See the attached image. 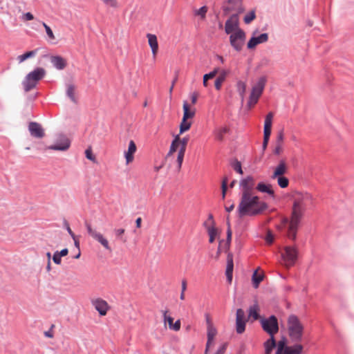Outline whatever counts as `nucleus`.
I'll return each instance as SVG.
<instances>
[{
  "label": "nucleus",
  "mask_w": 354,
  "mask_h": 354,
  "mask_svg": "<svg viewBox=\"0 0 354 354\" xmlns=\"http://www.w3.org/2000/svg\"><path fill=\"white\" fill-rule=\"evenodd\" d=\"M248 319L245 317V312L242 308H238L236 312V332L242 334L245 330Z\"/></svg>",
  "instance_id": "nucleus-12"
},
{
  "label": "nucleus",
  "mask_w": 354,
  "mask_h": 354,
  "mask_svg": "<svg viewBox=\"0 0 354 354\" xmlns=\"http://www.w3.org/2000/svg\"><path fill=\"white\" fill-rule=\"evenodd\" d=\"M288 330L291 341L299 344L302 340L304 334V326L295 315H290L288 318Z\"/></svg>",
  "instance_id": "nucleus-3"
},
{
  "label": "nucleus",
  "mask_w": 354,
  "mask_h": 354,
  "mask_svg": "<svg viewBox=\"0 0 354 354\" xmlns=\"http://www.w3.org/2000/svg\"><path fill=\"white\" fill-rule=\"evenodd\" d=\"M266 82V77L262 76L258 80L257 82L252 87V91L249 97V100L248 101L247 103V106L249 108H251L253 105L257 103L259 98L260 97L264 90Z\"/></svg>",
  "instance_id": "nucleus-6"
},
{
  "label": "nucleus",
  "mask_w": 354,
  "mask_h": 354,
  "mask_svg": "<svg viewBox=\"0 0 354 354\" xmlns=\"http://www.w3.org/2000/svg\"><path fill=\"white\" fill-rule=\"evenodd\" d=\"M243 0H225L223 3L222 10L225 15L233 11L235 7L239 4L241 6Z\"/></svg>",
  "instance_id": "nucleus-17"
},
{
  "label": "nucleus",
  "mask_w": 354,
  "mask_h": 354,
  "mask_svg": "<svg viewBox=\"0 0 354 354\" xmlns=\"http://www.w3.org/2000/svg\"><path fill=\"white\" fill-rule=\"evenodd\" d=\"M252 181L253 177L251 176H248L240 181V187L243 190L237 208L238 216L240 218L245 216H255L261 214L268 208L266 202L260 201L259 196L251 194Z\"/></svg>",
  "instance_id": "nucleus-1"
},
{
  "label": "nucleus",
  "mask_w": 354,
  "mask_h": 354,
  "mask_svg": "<svg viewBox=\"0 0 354 354\" xmlns=\"http://www.w3.org/2000/svg\"><path fill=\"white\" fill-rule=\"evenodd\" d=\"M85 156L88 160L93 162H95L96 160L95 156L93 155L92 149L90 147L85 150Z\"/></svg>",
  "instance_id": "nucleus-44"
},
{
  "label": "nucleus",
  "mask_w": 354,
  "mask_h": 354,
  "mask_svg": "<svg viewBox=\"0 0 354 354\" xmlns=\"http://www.w3.org/2000/svg\"><path fill=\"white\" fill-rule=\"evenodd\" d=\"M85 226H86V228L88 235L91 236V237L94 238L95 234H97L98 233L95 230H93L91 224L86 221L85 222Z\"/></svg>",
  "instance_id": "nucleus-46"
},
{
  "label": "nucleus",
  "mask_w": 354,
  "mask_h": 354,
  "mask_svg": "<svg viewBox=\"0 0 354 354\" xmlns=\"http://www.w3.org/2000/svg\"><path fill=\"white\" fill-rule=\"evenodd\" d=\"M232 230L228 227L227 229L226 232V241H225V252H229L228 250H230V247L232 242Z\"/></svg>",
  "instance_id": "nucleus-33"
},
{
  "label": "nucleus",
  "mask_w": 354,
  "mask_h": 354,
  "mask_svg": "<svg viewBox=\"0 0 354 354\" xmlns=\"http://www.w3.org/2000/svg\"><path fill=\"white\" fill-rule=\"evenodd\" d=\"M246 34L243 30H239L232 32L230 35V44L231 46L237 52L241 51L243 46L245 44Z\"/></svg>",
  "instance_id": "nucleus-8"
},
{
  "label": "nucleus",
  "mask_w": 354,
  "mask_h": 354,
  "mask_svg": "<svg viewBox=\"0 0 354 354\" xmlns=\"http://www.w3.org/2000/svg\"><path fill=\"white\" fill-rule=\"evenodd\" d=\"M216 333H217V330H216V328H214L213 326H207V340L206 342L204 354H207L209 347H210V345L212 344V342L214 341V338L215 335H216Z\"/></svg>",
  "instance_id": "nucleus-21"
},
{
  "label": "nucleus",
  "mask_w": 354,
  "mask_h": 354,
  "mask_svg": "<svg viewBox=\"0 0 354 354\" xmlns=\"http://www.w3.org/2000/svg\"><path fill=\"white\" fill-rule=\"evenodd\" d=\"M28 131L32 137L36 138H42L45 136L44 130L41 124L37 122H30L28 124Z\"/></svg>",
  "instance_id": "nucleus-13"
},
{
  "label": "nucleus",
  "mask_w": 354,
  "mask_h": 354,
  "mask_svg": "<svg viewBox=\"0 0 354 354\" xmlns=\"http://www.w3.org/2000/svg\"><path fill=\"white\" fill-rule=\"evenodd\" d=\"M22 19L25 21H31L34 19V15L30 12H26L23 15Z\"/></svg>",
  "instance_id": "nucleus-55"
},
{
  "label": "nucleus",
  "mask_w": 354,
  "mask_h": 354,
  "mask_svg": "<svg viewBox=\"0 0 354 354\" xmlns=\"http://www.w3.org/2000/svg\"><path fill=\"white\" fill-rule=\"evenodd\" d=\"M207 12V7L206 6H203L198 10H195L194 15H197V16H200L201 18L203 19L206 17Z\"/></svg>",
  "instance_id": "nucleus-38"
},
{
  "label": "nucleus",
  "mask_w": 354,
  "mask_h": 354,
  "mask_svg": "<svg viewBox=\"0 0 354 354\" xmlns=\"http://www.w3.org/2000/svg\"><path fill=\"white\" fill-rule=\"evenodd\" d=\"M277 179L278 185L281 188H286L289 184V180L284 176H281L276 178Z\"/></svg>",
  "instance_id": "nucleus-36"
},
{
  "label": "nucleus",
  "mask_w": 354,
  "mask_h": 354,
  "mask_svg": "<svg viewBox=\"0 0 354 354\" xmlns=\"http://www.w3.org/2000/svg\"><path fill=\"white\" fill-rule=\"evenodd\" d=\"M256 18V14L254 10L250 11L243 17V21L245 24H250Z\"/></svg>",
  "instance_id": "nucleus-37"
},
{
  "label": "nucleus",
  "mask_w": 354,
  "mask_h": 354,
  "mask_svg": "<svg viewBox=\"0 0 354 354\" xmlns=\"http://www.w3.org/2000/svg\"><path fill=\"white\" fill-rule=\"evenodd\" d=\"M259 308L257 304H254L253 306H251L248 310V317H252L253 320H257L262 317L260 316L259 313Z\"/></svg>",
  "instance_id": "nucleus-26"
},
{
  "label": "nucleus",
  "mask_w": 354,
  "mask_h": 354,
  "mask_svg": "<svg viewBox=\"0 0 354 354\" xmlns=\"http://www.w3.org/2000/svg\"><path fill=\"white\" fill-rule=\"evenodd\" d=\"M188 142H189L188 136H185V137L183 138V139H181L180 141V149L186 150V147L187 145Z\"/></svg>",
  "instance_id": "nucleus-50"
},
{
  "label": "nucleus",
  "mask_w": 354,
  "mask_h": 354,
  "mask_svg": "<svg viewBox=\"0 0 354 354\" xmlns=\"http://www.w3.org/2000/svg\"><path fill=\"white\" fill-rule=\"evenodd\" d=\"M162 313L163 319H164L165 323L168 322L169 327H170V324H173L174 318L169 315H167L168 310H162Z\"/></svg>",
  "instance_id": "nucleus-43"
},
{
  "label": "nucleus",
  "mask_w": 354,
  "mask_h": 354,
  "mask_svg": "<svg viewBox=\"0 0 354 354\" xmlns=\"http://www.w3.org/2000/svg\"><path fill=\"white\" fill-rule=\"evenodd\" d=\"M38 51V48L25 52L24 54L18 56L17 59L19 63H21L29 58H32L35 56Z\"/></svg>",
  "instance_id": "nucleus-27"
},
{
  "label": "nucleus",
  "mask_w": 354,
  "mask_h": 354,
  "mask_svg": "<svg viewBox=\"0 0 354 354\" xmlns=\"http://www.w3.org/2000/svg\"><path fill=\"white\" fill-rule=\"evenodd\" d=\"M272 128H263V138L270 140Z\"/></svg>",
  "instance_id": "nucleus-53"
},
{
  "label": "nucleus",
  "mask_w": 354,
  "mask_h": 354,
  "mask_svg": "<svg viewBox=\"0 0 354 354\" xmlns=\"http://www.w3.org/2000/svg\"><path fill=\"white\" fill-rule=\"evenodd\" d=\"M53 327H54V325H52L50 328L48 330L44 332L45 337H48V338L53 337V333L52 331V329Z\"/></svg>",
  "instance_id": "nucleus-60"
},
{
  "label": "nucleus",
  "mask_w": 354,
  "mask_h": 354,
  "mask_svg": "<svg viewBox=\"0 0 354 354\" xmlns=\"http://www.w3.org/2000/svg\"><path fill=\"white\" fill-rule=\"evenodd\" d=\"M265 348V354H271L273 349H277V344L274 336H270V337L263 343Z\"/></svg>",
  "instance_id": "nucleus-23"
},
{
  "label": "nucleus",
  "mask_w": 354,
  "mask_h": 354,
  "mask_svg": "<svg viewBox=\"0 0 354 354\" xmlns=\"http://www.w3.org/2000/svg\"><path fill=\"white\" fill-rule=\"evenodd\" d=\"M242 30L239 27L238 14H232L225 21V32L227 35H231L232 32Z\"/></svg>",
  "instance_id": "nucleus-11"
},
{
  "label": "nucleus",
  "mask_w": 354,
  "mask_h": 354,
  "mask_svg": "<svg viewBox=\"0 0 354 354\" xmlns=\"http://www.w3.org/2000/svg\"><path fill=\"white\" fill-rule=\"evenodd\" d=\"M64 227L67 230L69 235L71 236L72 239H74L75 234L73 233V232L71 230L68 221L66 219H64L63 221Z\"/></svg>",
  "instance_id": "nucleus-48"
},
{
  "label": "nucleus",
  "mask_w": 354,
  "mask_h": 354,
  "mask_svg": "<svg viewBox=\"0 0 354 354\" xmlns=\"http://www.w3.org/2000/svg\"><path fill=\"white\" fill-rule=\"evenodd\" d=\"M227 177H224L221 183L222 198L225 199L227 189Z\"/></svg>",
  "instance_id": "nucleus-41"
},
{
  "label": "nucleus",
  "mask_w": 354,
  "mask_h": 354,
  "mask_svg": "<svg viewBox=\"0 0 354 354\" xmlns=\"http://www.w3.org/2000/svg\"><path fill=\"white\" fill-rule=\"evenodd\" d=\"M281 151V144H276V146L273 150V153L274 155H279Z\"/></svg>",
  "instance_id": "nucleus-57"
},
{
  "label": "nucleus",
  "mask_w": 354,
  "mask_h": 354,
  "mask_svg": "<svg viewBox=\"0 0 354 354\" xmlns=\"http://www.w3.org/2000/svg\"><path fill=\"white\" fill-rule=\"evenodd\" d=\"M124 233V230L122 228L115 230V234L117 238L121 239V236Z\"/></svg>",
  "instance_id": "nucleus-58"
},
{
  "label": "nucleus",
  "mask_w": 354,
  "mask_h": 354,
  "mask_svg": "<svg viewBox=\"0 0 354 354\" xmlns=\"http://www.w3.org/2000/svg\"><path fill=\"white\" fill-rule=\"evenodd\" d=\"M234 270V260L233 254L232 252H227V265L225 269V276L228 283H231L233 277Z\"/></svg>",
  "instance_id": "nucleus-15"
},
{
  "label": "nucleus",
  "mask_w": 354,
  "mask_h": 354,
  "mask_svg": "<svg viewBox=\"0 0 354 354\" xmlns=\"http://www.w3.org/2000/svg\"><path fill=\"white\" fill-rule=\"evenodd\" d=\"M228 131L229 129L227 127L218 129L215 133L216 139L221 142L223 141L224 135L228 133Z\"/></svg>",
  "instance_id": "nucleus-35"
},
{
  "label": "nucleus",
  "mask_w": 354,
  "mask_h": 354,
  "mask_svg": "<svg viewBox=\"0 0 354 354\" xmlns=\"http://www.w3.org/2000/svg\"><path fill=\"white\" fill-rule=\"evenodd\" d=\"M269 64H270V59L266 57L263 58L260 62V65L261 66H268V65H269Z\"/></svg>",
  "instance_id": "nucleus-62"
},
{
  "label": "nucleus",
  "mask_w": 354,
  "mask_h": 354,
  "mask_svg": "<svg viewBox=\"0 0 354 354\" xmlns=\"http://www.w3.org/2000/svg\"><path fill=\"white\" fill-rule=\"evenodd\" d=\"M66 95L74 103L77 104V99L75 95V86L73 84H67Z\"/></svg>",
  "instance_id": "nucleus-28"
},
{
  "label": "nucleus",
  "mask_w": 354,
  "mask_h": 354,
  "mask_svg": "<svg viewBox=\"0 0 354 354\" xmlns=\"http://www.w3.org/2000/svg\"><path fill=\"white\" fill-rule=\"evenodd\" d=\"M169 328L175 331L179 330L180 328V321L178 319L175 322V323L173 322L172 324H170Z\"/></svg>",
  "instance_id": "nucleus-51"
},
{
  "label": "nucleus",
  "mask_w": 354,
  "mask_h": 354,
  "mask_svg": "<svg viewBox=\"0 0 354 354\" xmlns=\"http://www.w3.org/2000/svg\"><path fill=\"white\" fill-rule=\"evenodd\" d=\"M198 94L196 93H193L191 95V102L192 104H195L197 102Z\"/></svg>",
  "instance_id": "nucleus-64"
},
{
  "label": "nucleus",
  "mask_w": 354,
  "mask_h": 354,
  "mask_svg": "<svg viewBox=\"0 0 354 354\" xmlns=\"http://www.w3.org/2000/svg\"><path fill=\"white\" fill-rule=\"evenodd\" d=\"M92 305L94 306L95 309L98 312L100 316L106 315L107 311L110 308L108 303L101 298H97L93 300Z\"/></svg>",
  "instance_id": "nucleus-14"
},
{
  "label": "nucleus",
  "mask_w": 354,
  "mask_h": 354,
  "mask_svg": "<svg viewBox=\"0 0 354 354\" xmlns=\"http://www.w3.org/2000/svg\"><path fill=\"white\" fill-rule=\"evenodd\" d=\"M223 82H224V80H221V78L217 77L216 79V80L214 82V86L217 91L221 90V86H222V84Z\"/></svg>",
  "instance_id": "nucleus-52"
},
{
  "label": "nucleus",
  "mask_w": 354,
  "mask_h": 354,
  "mask_svg": "<svg viewBox=\"0 0 354 354\" xmlns=\"http://www.w3.org/2000/svg\"><path fill=\"white\" fill-rule=\"evenodd\" d=\"M183 116L185 119H192L195 115V110H192L190 108L189 104L187 101H184L183 105Z\"/></svg>",
  "instance_id": "nucleus-25"
},
{
  "label": "nucleus",
  "mask_w": 354,
  "mask_h": 354,
  "mask_svg": "<svg viewBox=\"0 0 354 354\" xmlns=\"http://www.w3.org/2000/svg\"><path fill=\"white\" fill-rule=\"evenodd\" d=\"M306 208V204L303 196H299L294 200L291 219L284 218L282 224L285 228L288 237L295 241L300 224L301 218Z\"/></svg>",
  "instance_id": "nucleus-2"
},
{
  "label": "nucleus",
  "mask_w": 354,
  "mask_h": 354,
  "mask_svg": "<svg viewBox=\"0 0 354 354\" xmlns=\"http://www.w3.org/2000/svg\"><path fill=\"white\" fill-rule=\"evenodd\" d=\"M219 70H220L219 68H218V67L215 68L212 71L205 74L203 75V77L207 80L213 79L216 75V74L218 73Z\"/></svg>",
  "instance_id": "nucleus-45"
},
{
  "label": "nucleus",
  "mask_w": 354,
  "mask_h": 354,
  "mask_svg": "<svg viewBox=\"0 0 354 354\" xmlns=\"http://www.w3.org/2000/svg\"><path fill=\"white\" fill-rule=\"evenodd\" d=\"M227 342L222 344L219 346V348L217 349V351H216V353L214 354H224L227 349Z\"/></svg>",
  "instance_id": "nucleus-49"
},
{
  "label": "nucleus",
  "mask_w": 354,
  "mask_h": 354,
  "mask_svg": "<svg viewBox=\"0 0 354 354\" xmlns=\"http://www.w3.org/2000/svg\"><path fill=\"white\" fill-rule=\"evenodd\" d=\"M266 241L268 244H272L274 241V235L271 232H269L266 236Z\"/></svg>",
  "instance_id": "nucleus-54"
},
{
  "label": "nucleus",
  "mask_w": 354,
  "mask_h": 354,
  "mask_svg": "<svg viewBox=\"0 0 354 354\" xmlns=\"http://www.w3.org/2000/svg\"><path fill=\"white\" fill-rule=\"evenodd\" d=\"M256 189L257 191L261 193L268 194L270 197L273 198L275 197L274 192L272 189V185L270 184H268L261 181L257 184Z\"/></svg>",
  "instance_id": "nucleus-19"
},
{
  "label": "nucleus",
  "mask_w": 354,
  "mask_h": 354,
  "mask_svg": "<svg viewBox=\"0 0 354 354\" xmlns=\"http://www.w3.org/2000/svg\"><path fill=\"white\" fill-rule=\"evenodd\" d=\"M272 121L265 118L264 128H272Z\"/></svg>",
  "instance_id": "nucleus-63"
},
{
  "label": "nucleus",
  "mask_w": 354,
  "mask_h": 354,
  "mask_svg": "<svg viewBox=\"0 0 354 354\" xmlns=\"http://www.w3.org/2000/svg\"><path fill=\"white\" fill-rule=\"evenodd\" d=\"M263 276L261 274H258L254 272L252 275V283L254 288H257L259 286L260 283L263 281Z\"/></svg>",
  "instance_id": "nucleus-29"
},
{
  "label": "nucleus",
  "mask_w": 354,
  "mask_h": 354,
  "mask_svg": "<svg viewBox=\"0 0 354 354\" xmlns=\"http://www.w3.org/2000/svg\"><path fill=\"white\" fill-rule=\"evenodd\" d=\"M93 239L100 243L106 250L110 251L111 250V248L109 247L108 241L100 232H98L97 234H95V237Z\"/></svg>",
  "instance_id": "nucleus-30"
},
{
  "label": "nucleus",
  "mask_w": 354,
  "mask_h": 354,
  "mask_svg": "<svg viewBox=\"0 0 354 354\" xmlns=\"http://www.w3.org/2000/svg\"><path fill=\"white\" fill-rule=\"evenodd\" d=\"M179 146H180V143L176 142V140H172L171 145H170L169 151L166 158H167L168 156L171 155L173 153L176 151V150Z\"/></svg>",
  "instance_id": "nucleus-42"
},
{
  "label": "nucleus",
  "mask_w": 354,
  "mask_h": 354,
  "mask_svg": "<svg viewBox=\"0 0 354 354\" xmlns=\"http://www.w3.org/2000/svg\"><path fill=\"white\" fill-rule=\"evenodd\" d=\"M147 37L148 39L149 45L151 48L153 56L155 57L158 49L157 37L155 35L148 33Z\"/></svg>",
  "instance_id": "nucleus-24"
},
{
  "label": "nucleus",
  "mask_w": 354,
  "mask_h": 354,
  "mask_svg": "<svg viewBox=\"0 0 354 354\" xmlns=\"http://www.w3.org/2000/svg\"><path fill=\"white\" fill-rule=\"evenodd\" d=\"M185 151H186L185 149H180L178 151V156H177V162H178V169L181 168Z\"/></svg>",
  "instance_id": "nucleus-40"
},
{
  "label": "nucleus",
  "mask_w": 354,
  "mask_h": 354,
  "mask_svg": "<svg viewBox=\"0 0 354 354\" xmlns=\"http://www.w3.org/2000/svg\"><path fill=\"white\" fill-rule=\"evenodd\" d=\"M53 262L59 265L62 262V257L59 254L58 250L55 251L53 254V256L52 257Z\"/></svg>",
  "instance_id": "nucleus-47"
},
{
  "label": "nucleus",
  "mask_w": 354,
  "mask_h": 354,
  "mask_svg": "<svg viewBox=\"0 0 354 354\" xmlns=\"http://www.w3.org/2000/svg\"><path fill=\"white\" fill-rule=\"evenodd\" d=\"M228 73V71L223 70L218 77L221 78V80L225 81Z\"/></svg>",
  "instance_id": "nucleus-61"
},
{
  "label": "nucleus",
  "mask_w": 354,
  "mask_h": 354,
  "mask_svg": "<svg viewBox=\"0 0 354 354\" xmlns=\"http://www.w3.org/2000/svg\"><path fill=\"white\" fill-rule=\"evenodd\" d=\"M260 324L263 331L269 336H274L279 331V322L274 315H271L268 317H261Z\"/></svg>",
  "instance_id": "nucleus-7"
},
{
  "label": "nucleus",
  "mask_w": 354,
  "mask_h": 354,
  "mask_svg": "<svg viewBox=\"0 0 354 354\" xmlns=\"http://www.w3.org/2000/svg\"><path fill=\"white\" fill-rule=\"evenodd\" d=\"M284 138V135L283 131H280L277 137V144H281L282 143Z\"/></svg>",
  "instance_id": "nucleus-56"
},
{
  "label": "nucleus",
  "mask_w": 354,
  "mask_h": 354,
  "mask_svg": "<svg viewBox=\"0 0 354 354\" xmlns=\"http://www.w3.org/2000/svg\"><path fill=\"white\" fill-rule=\"evenodd\" d=\"M259 32L258 29L255 30L247 43V48L249 50L254 49L257 45L265 43L268 40V34L263 32L260 34L259 36H256Z\"/></svg>",
  "instance_id": "nucleus-10"
},
{
  "label": "nucleus",
  "mask_w": 354,
  "mask_h": 354,
  "mask_svg": "<svg viewBox=\"0 0 354 354\" xmlns=\"http://www.w3.org/2000/svg\"><path fill=\"white\" fill-rule=\"evenodd\" d=\"M207 232L209 235V242L213 243L216 236L218 235V230L214 226H212L211 227H207Z\"/></svg>",
  "instance_id": "nucleus-32"
},
{
  "label": "nucleus",
  "mask_w": 354,
  "mask_h": 354,
  "mask_svg": "<svg viewBox=\"0 0 354 354\" xmlns=\"http://www.w3.org/2000/svg\"><path fill=\"white\" fill-rule=\"evenodd\" d=\"M45 30H46V32L47 35L48 36V37L50 39H55V36H54L53 32L51 30L50 27H47Z\"/></svg>",
  "instance_id": "nucleus-59"
},
{
  "label": "nucleus",
  "mask_w": 354,
  "mask_h": 354,
  "mask_svg": "<svg viewBox=\"0 0 354 354\" xmlns=\"http://www.w3.org/2000/svg\"><path fill=\"white\" fill-rule=\"evenodd\" d=\"M192 126V123L187 121V119L182 118L181 122L179 126L180 134H183L188 131Z\"/></svg>",
  "instance_id": "nucleus-31"
},
{
  "label": "nucleus",
  "mask_w": 354,
  "mask_h": 354,
  "mask_svg": "<svg viewBox=\"0 0 354 354\" xmlns=\"http://www.w3.org/2000/svg\"><path fill=\"white\" fill-rule=\"evenodd\" d=\"M277 349L275 354H301L304 350V346L301 344L295 343L292 345H288V340L284 335L277 342Z\"/></svg>",
  "instance_id": "nucleus-5"
},
{
  "label": "nucleus",
  "mask_w": 354,
  "mask_h": 354,
  "mask_svg": "<svg viewBox=\"0 0 354 354\" xmlns=\"http://www.w3.org/2000/svg\"><path fill=\"white\" fill-rule=\"evenodd\" d=\"M46 75V71L41 67H37L33 71L26 75L22 82V85L25 92H28L34 88L37 82L42 80Z\"/></svg>",
  "instance_id": "nucleus-4"
},
{
  "label": "nucleus",
  "mask_w": 354,
  "mask_h": 354,
  "mask_svg": "<svg viewBox=\"0 0 354 354\" xmlns=\"http://www.w3.org/2000/svg\"><path fill=\"white\" fill-rule=\"evenodd\" d=\"M236 88L239 94L241 97L242 100L243 99L244 94L246 91V84L241 80H239L236 82Z\"/></svg>",
  "instance_id": "nucleus-34"
},
{
  "label": "nucleus",
  "mask_w": 354,
  "mask_h": 354,
  "mask_svg": "<svg viewBox=\"0 0 354 354\" xmlns=\"http://www.w3.org/2000/svg\"><path fill=\"white\" fill-rule=\"evenodd\" d=\"M287 172V166L286 161L283 159H281L279 165L275 167L273 174L272 175V178L275 179L277 177L283 176Z\"/></svg>",
  "instance_id": "nucleus-22"
},
{
  "label": "nucleus",
  "mask_w": 354,
  "mask_h": 354,
  "mask_svg": "<svg viewBox=\"0 0 354 354\" xmlns=\"http://www.w3.org/2000/svg\"><path fill=\"white\" fill-rule=\"evenodd\" d=\"M231 165L233 169L239 174H243V171L241 167V163L237 159H234Z\"/></svg>",
  "instance_id": "nucleus-39"
},
{
  "label": "nucleus",
  "mask_w": 354,
  "mask_h": 354,
  "mask_svg": "<svg viewBox=\"0 0 354 354\" xmlns=\"http://www.w3.org/2000/svg\"><path fill=\"white\" fill-rule=\"evenodd\" d=\"M50 60L53 66L57 70H63L66 66V60L60 55H50Z\"/></svg>",
  "instance_id": "nucleus-16"
},
{
  "label": "nucleus",
  "mask_w": 354,
  "mask_h": 354,
  "mask_svg": "<svg viewBox=\"0 0 354 354\" xmlns=\"http://www.w3.org/2000/svg\"><path fill=\"white\" fill-rule=\"evenodd\" d=\"M298 257V251L293 246H286L284 252L281 253V258L286 267L290 268L295 265Z\"/></svg>",
  "instance_id": "nucleus-9"
},
{
  "label": "nucleus",
  "mask_w": 354,
  "mask_h": 354,
  "mask_svg": "<svg viewBox=\"0 0 354 354\" xmlns=\"http://www.w3.org/2000/svg\"><path fill=\"white\" fill-rule=\"evenodd\" d=\"M137 150L136 145L133 140H130L127 151H124V157L127 164L130 163L133 160V155Z\"/></svg>",
  "instance_id": "nucleus-20"
},
{
  "label": "nucleus",
  "mask_w": 354,
  "mask_h": 354,
  "mask_svg": "<svg viewBox=\"0 0 354 354\" xmlns=\"http://www.w3.org/2000/svg\"><path fill=\"white\" fill-rule=\"evenodd\" d=\"M70 145L71 141L68 138H64L60 142L48 146V149L54 151H64L67 150L70 147Z\"/></svg>",
  "instance_id": "nucleus-18"
}]
</instances>
